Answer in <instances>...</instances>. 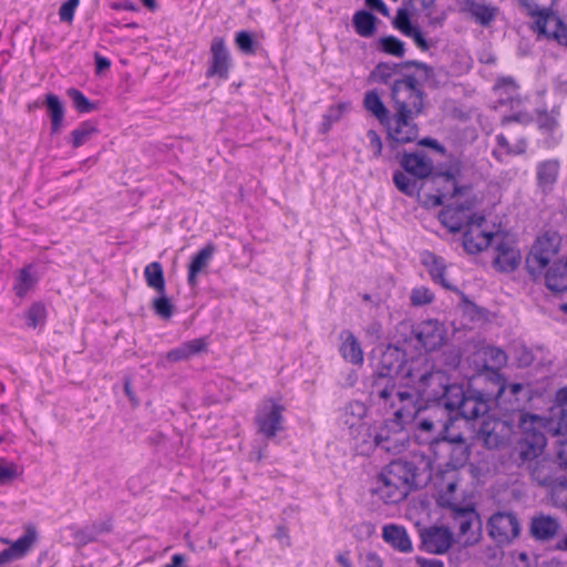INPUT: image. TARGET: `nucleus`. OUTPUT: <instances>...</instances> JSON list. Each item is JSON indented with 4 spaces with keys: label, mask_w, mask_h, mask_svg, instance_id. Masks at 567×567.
Masks as SVG:
<instances>
[{
    "label": "nucleus",
    "mask_w": 567,
    "mask_h": 567,
    "mask_svg": "<svg viewBox=\"0 0 567 567\" xmlns=\"http://www.w3.org/2000/svg\"><path fill=\"white\" fill-rule=\"evenodd\" d=\"M367 142L373 154L380 156L382 153V141L379 134L373 130L368 131Z\"/></svg>",
    "instance_id": "4d7b16f0"
},
{
    "label": "nucleus",
    "mask_w": 567,
    "mask_h": 567,
    "mask_svg": "<svg viewBox=\"0 0 567 567\" xmlns=\"http://www.w3.org/2000/svg\"><path fill=\"white\" fill-rule=\"evenodd\" d=\"M534 275L543 276L546 287L551 291H565L567 289V258Z\"/></svg>",
    "instance_id": "5701e85b"
},
{
    "label": "nucleus",
    "mask_w": 567,
    "mask_h": 567,
    "mask_svg": "<svg viewBox=\"0 0 567 567\" xmlns=\"http://www.w3.org/2000/svg\"><path fill=\"white\" fill-rule=\"evenodd\" d=\"M47 307L41 301H35L24 312L27 327L31 330L42 329L47 321Z\"/></svg>",
    "instance_id": "f704fd0d"
},
{
    "label": "nucleus",
    "mask_w": 567,
    "mask_h": 567,
    "mask_svg": "<svg viewBox=\"0 0 567 567\" xmlns=\"http://www.w3.org/2000/svg\"><path fill=\"white\" fill-rule=\"evenodd\" d=\"M395 25L400 29L404 34L408 33L409 30H412L414 27L410 24L409 16L404 10H400L395 18Z\"/></svg>",
    "instance_id": "680f3d73"
},
{
    "label": "nucleus",
    "mask_w": 567,
    "mask_h": 567,
    "mask_svg": "<svg viewBox=\"0 0 567 567\" xmlns=\"http://www.w3.org/2000/svg\"><path fill=\"white\" fill-rule=\"evenodd\" d=\"M38 539L39 530L33 524H27L23 527L22 535L14 542L2 539L1 542L9 544V547L0 553V567L27 556L35 546Z\"/></svg>",
    "instance_id": "ddd939ff"
},
{
    "label": "nucleus",
    "mask_w": 567,
    "mask_h": 567,
    "mask_svg": "<svg viewBox=\"0 0 567 567\" xmlns=\"http://www.w3.org/2000/svg\"><path fill=\"white\" fill-rule=\"evenodd\" d=\"M94 60H95L96 73L97 74L106 71L110 68V65H111V63H110V61L107 59L101 56L97 53L94 55Z\"/></svg>",
    "instance_id": "338daca9"
},
{
    "label": "nucleus",
    "mask_w": 567,
    "mask_h": 567,
    "mask_svg": "<svg viewBox=\"0 0 567 567\" xmlns=\"http://www.w3.org/2000/svg\"><path fill=\"white\" fill-rule=\"evenodd\" d=\"M43 105L50 120L51 135H56L64 124V106L60 97L53 93L43 96Z\"/></svg>",
    "instance_id": "b1692460"
},
{
    "label": "nucleus",
    "mask_w": 567,
    "mask_h": 567,
    "mask_svg": "<svg viewBox=\"0 0 567 567\" xmlns=\"http://www.w3.org/2000/svg\"><path fill=\"white\" fill-rule=\"evenodd\" d=\"M38 281L37 275L32 271L31 267L22 268L18 271L16 277V285L13 290L20 299L24 298L35 286Z\"/></svg>",
    "instance_id": "72a5a7b5"
},
{
    "label": "nucleus",
    "mask_w": 567,
    "mask_h": 567,
    "mask_svg": "<svg viewBox=\"0 0 567 567\" xmlns=\"http://www.w3.org/2000/svg\"><path fill=\"white\" fill-rule=\"evenodd\" d=\"M558 112L556 110H551L550 113L546 111H542L538 113V125L542 130L551 131L557 125Z\"/></svg>",
    "instance_id": "864d4df0"
},
{
    "label": "nucleus",
    "mask_w": 567,
    "mask_h": 567,
    "mask_svg": "<svg viewBox=\"0 0 567 567\" xmlns=\"http://www.w3.org/2000/svg\"><path fill=\"white\" fill-rule=\"evenodd\" d=\"M401 404L394 413V417L386 422L384 427L374 437L377 446L390 453H400L409 441L406 425L414 422L422 406L413 400V394L398 390L395 402Z\"/></svg>",
    "instance_id": "f257e3e1"
},
{
    "label": "nucleus",
    "mask_w": 567,
    "mask_h": 567,
    "mask_svg": "<svg viewBox=\"0 0 567 567\" xmlns=\"http://www.w3.org/2000/svg\"><path fill=\"white\" fill-rule=\"evenodd\" d=\"M391 100L395 111L394 115L414 117L423 110V93L412 78L393 83Z\"/></svg>",
    "instance_id": "0eeeda50"
},
{
    "label": "nucleus",
    "mask_w": 567,
    "mask_h": 567,
    "mask_svg": "<svg viewBox=\"0 0 567 567\" xmlns=\"http://www.w3.org/2000/svg\"><path fill=\"white\" fill-rule=\"evenodd\" d=\"M393 182L396 188L409 195L413 196L417 194L421 196V190L426 192L427 181H422L416 176H412L411 173H408L405 169L403 172H396L393 176ZM423 197H420L422 200Z\"/></svg>",
    "instance_id": "cd10ccee"
},
{
    "label": "nucleus",
    "mask_w": 567,
    "mask_h": 567,
    "mask_svg": "<svg viewBox=\"0 0 567 567\" xmlns=\"http://www.w3.org/2000/svg\"><path fill=\"white\" fill-rule=\"evenodd\" d=\"M415 340L427 351L440 348L446 341V329L436 320H427L420 324Z\"/></svg>",
    "instance_id": "aec40b11"
},
{
    "label": "nucleus",
    "mask_w": 567,
    "mask_h": 567,
    "mask_svg": "<svg viewBox=\"0 0 567 567\" xmlns=\"http://www.w3.org/2000/svg\"><path fill=\"white\" fill-rule=\"evenodd\" d=\"M474 213L470 206H465L461 199L451 202L447 207L441 212L440 220L451 233L463 231L468 219H472Z\"/></svg>",
    "instance_id": "6ab92c4d"
},
{
    "label": "nucleus",
    "mask_w": 567,
    "mask_h": 567,
    "mask_svg": "<svg viewBox=\"0 0 567 567\" xmlns=\"http://www.w3.org/2000/svg\"><path fill=\"white\" fill-rule=\"evenodd\" d=\"M406 35L413 38L415 43L423 50L427 49V44L425 40L423 39L422 34L416 28H413L412 30H409Z\"/></svg>",
    "instance_id": "69168bd1"
},
{
    "label": "nucleus",
    "mask_w": 567,
    "mask_h": 567,
    "mask_svg": "<svg viewBox=\"0 0 567 567\" xmlns=\"http://www.w3.org/2000/svg\"><path fill=\"white\" fill-rule=\"evenodd\" d=\"M560 238L557 234H546L533 245L526 259L527 268L532 274L542 272L545 268L565 260L558 254Z\"/></svg>",
    "instance_id": "6e6552de"
},
{
    "label": "nucleus",
    "mask_w": 567,
    "mask_h": 567,
    "mask_svg": "<svg viewBox=\"0 0 567 567\" xmlns=\"http://www.w3.org/2000/svg\"><path fill=\"white\" fill-rule=\"evenodd\" d=\"M23 474V468L7 458H0V485H11Z\"/></svg>",
    "instance_id": "a19ab883"
},
{
    "label": "nucleus",
    "mask_w": 567,
    "mask_h": 567,
    "mask_svg": "<svg viewBox=\"0 0 567 567\" xmlns=\"http://www.w3.org/2000/svg\"><path fill=\"white\" fill-rule=\"evenodd\" d=\"M519 426L526 434L525 441L528 449L522 450L520 455L525 460L538 456L546 445L544 433L548 432L554 436L567 435V411L560 412L558 423L535 414H522L519 417Z\"/></svg>",
    "instance_id": "f03ea898"
},
{
    "label": "nucleus",
    "mask_w": 567,
    "mask_h": 567,
    "mask_svg": "<svg viewBox=\"0 0 567 567\" xmlns=\"http://www.w3.org/2000/svg\"><path fill=\"white\" fill-rule=\"evenodd\" d=\"M520 524L513 513H496L488 520V534L498 544H509L518 536Z\"/></svg>",
    "instance_id": "4468645a"
},
{
    "label": "nucleus",
    "mask_w": 567,
    "mask_h": 567,
    "mask_svg": "<svg viewBox=\"0 0 567 567\" xmlns=\"http://www.w3.org/2000/svg\"><path fill=\"white\" fill-rule=\"evenodd\" d=\"M342 338V357L353 364H361L363 361V353L357 338L351 332L343 333Z\"/></svg>",
    "instance_id": "c9c22d12"
},
{
    "label": "nucleus",
    "mask_w": 567,
    "mask_h": 567,
    "mask_svg": "<svg viewBox=\"0 0 567 567\" xmlns=\"http://www.w3.org/2000/svg\"><path fill=\"white\" fill-rule=\"evenodd\" d=\"M398 65H391L388 63H380L371 72L370 78L373 81L385 82L396 72Z\"/></svg>",
    "instance_id": "3c124183"
},
{
    "label": "nucleus",
    "mask_w": 567,
    "mask_h": 567,
    "mask_svg": "<svg viewBox=\"0 0 567 567\" xmlns=\"http://www.w3.org/2000/svg\"><path fill=\"white\" fill-rule=\"evenodd\" d=\"M400 164L403 169L422 181H427L432 176V162L423 154L405 153L402 155Z\"/></svg>",
    "instance_id": "4be33fe9"
},
{
    "label": "nucleus",
    "mask_w": 567,
    "mask_h": 567,
    "mask_svg": "<svg viewBox=\"0 0 567 567\" xmlns=\"http://www.w3.org/2000/svg\"><path fill=\"white\" fill-rule=\"evenodd\" d=\"M522 389L523 385L520 383H512L508 385L502 384L497 392V398H502L506 393H509L511 395H516L518 392L522 391Z\"/></svg>",
    "instance_id": "0e129e2a"
},
{
    "label": "nucleus",
    "mask_w": 567,
    "mask_h": 567,
    "mask_svg": "<svg viewBox=\"0 0 567 567\" xmlns=\"http://www.w3.org/2000/svg\"><path fill=\"white\" fill-rule=\"evenodd\" d=\"M144 279L146 281L147 287L153 289L156 293L164 292V289H165L164 271H163V267L159 262L153 261L145 266Z\"/></svg>",
    "instance_id": "473e14b6"
},
{
    "label": "nucleus",
    "mask_w": 567,
    "mask_h": 567,
    "mask_svg": "<svg viewBox=\"0 0 567 567\" xmlns=\"http://www.w3.org/2000/svg\"><path fill=\"white\" fill-rule=\"evenodd\" d=\"M507 432L505 422L488 419L483 422L477 437L485 446L495 449L506 441Z\"/></svg>",
    "instance_id": "412c9836"
},
{
    "label": "nucleus",
    "mask_w": 567,
    "mask_h": 567,
    "mask_svg": "<svg viewBox=\"0 0 567 567\" xmlns=\"http://www.w3.org/2000/svg\"><path fill=\"white\" fill-rule=\"evenodd\" d=\"M559 528L558 522L545 515L535 516L530 523V532L537 539H549L553 538Z\"/></svg>",
    "instance_id": "c756f323"
},
{
    "label": "nucleus",
    "mask_w": 567,
    "mask_h": 567,
    "mask_svg": "<svg viewBox=\"0 0 567 567\" xmlns=\"http://www.w3.org/2000/svg\"><path fill=\"white\" fill-rule=\"evenodd\" d=\"M382 537L385 543L390 544L394 549L401 553H410L412 550L411 539L402 526L394 524L384 526Z\"/></svg>",
    "instance_id": "bb28decb"
},
{
    "label": "nucleus",
    "mask_w": 567,
    "mask_h": 567,
    "mask_svg": "<svg viewBox=\"0 0 567 567\" xmlns=\"http://www.w3.org/2000/svg\"><path fill=\"white\" fill-rule=\"evenodd\" d=\"M375 528L370 523H362L355 526V536L363 539L370 537L374 533Z\"/></svg>",
    "instance_id": "e2e57ef3"
},
{
    "label": "nucleus",
    "mask_w": 567,
    "mask_h": 567,
    "mask_svg": "<svg viewBox=\"0 0 567 567\" xmlns=\"http://www.w3.org/2000/svg\"><path fill=\"white\" fill-rule=\"evenodd\" d=\"M457 525V542L464 546H472L481 538V520L472 508H460L454 516Z\"/></svg>",
    "instance_id": "f3484780"
},
{
    "label": "nucleus",
    "mask_w": 567,
    "mask_h": 567,
    "mask_svg": "<svg viewBox=\"0 0 567 567\" xmlns=\"http://www.w3.org/2000/svg\"><path fill=\"white\" fill-rule=\"evenodd\" d=\"M422 537L425 548L435 554L446 551L452 544V535L444 527H432Z\"/></svg>",
    "instance_id": "393cba45"
},
{
    "label": "nucleus",
    "mask_w": 567,
    "mask_h": 567,
    "mask_svg": "<svg viewBox=\"0 0 567 567\" xmlns=\"http://www.w3.org/2000/svg\"><path fill=\"white\" fill-rule=\"evenodd\" d=\"M529 14L534 18L533 29L547 39H553L561 45H567V25L548 11L553 0H524Z\"/></svg>",
    "instance_id": "20e7f679"
},
{
    "label": "nucleus",
    "mask_w": 567,
    "mask_h": 567,
    "mask_svg": "<svg viewBox=\"0 0 567 567\" xmlns=\"http://www.w3.org/2000/svg\"><path fill=\"white\" fill-rule=\"evenodd\" d=\"M489 410L488 401L480 393L468 392L462 404L460 413L465 419H476L485 415Z\"/></svg>",
    "instance_id": "c85d7f7f"
},
{
    "label": "nucleus",
    "mask_w": 567,
    "mask_h": 567,
    "mask_svg": "<svg viewBox=\"0 0 567 567\" xmlns=\"http://www.w3.org/2000/svg\"><path fill=\"white\" fill-rule=\"evenodd\" d=\"M99 128L92 121H84L70 133V143L78 150L87 144L96 134Z\"/></svg>",
    "instance_id": "7c9ffc66"
},
{
    "label": "nucleus",
    "mask_w": 567,
    "mask_h": 567,
    "mask_svg": "<svg viewBox=\"0 0 567 567\" xmlns=\"http://www.w3.org/2000/svg\"><path fill=\"white\" fill-rule=\"evenodd\" d=\"M503 559V550L498 547H488L485 550V560L493 566L501 564Z\"/></svg>",
    "instance_id": "bf43d9fd"
},
{
    "label": "nucleus",
    "mask_w": 567,
    "mask_h": 567,
    "mask_svg": "<svg viewBox=\"0 0 567 567\" xmlns=\"http://www.w3.org/2000/svg\"><path fill=\"white\" fill-rule=\"evenodd\" d=\"M465 194L466 188L458 185L455 173H436L427 179L422 203L425 206L435 207L446 202L461 199Z\"/></svg>",
    "instance_id": "423d86ee"
},
{
    "label": "nucleus",
    "mask_w": 567,
    "mask_h": 567,
    "mask_svg": "<svg viewBox=\"0 0 567 567\" xmlns=\"http://www.w3.org/2000/svg\"><path fill=\"white\" fill-rule=\"evenodd\" d=\"M434 295L425 287H419L412 290L410 299L413 306H424L433 301Z\"/></svg>",
    "instance_id": "8fccbe9b"
},
{
    "label": "nucleus",
    "mask_w": 567,
    "mask_h": 567,
    "mask_svg": "<svg viewBox=\"0 0 567 567\" xmlns=\"http://www.w3.org/2000/svg\"><path fill=\"white\" fill-rule=\"evenodd\" d=\"M188 358L206 353L208 350V342L206 338L193 339L184 343Z\"/></svg>",
    "instance_id": "603ef678"
},
{
    "label": "nucleus",
    "mask_w": 567,
    "mask_h": 567,
    "mask_svg": "<svg viewBox=\"0 0 567 567\" xmlns=\"http://www.w3.org/2000/svg\"><path fill=\"white\" fill-rule=\"evenodd\" d=\"M406 350H400L398 347H388L380 360L381 371L379 378L373 383V393L384 401L391 400V404L395 405L398 388L393 378L399 379L398 368L403 364L401 359Z\"/></svg>",
    "instance_id": "39448f33"
},
{
    "label": "nucleus",
    "mask_w": 567,
    "mask_h": 567,
    "mask_svg": "<svg viewBox=\"0 0 567 567\" xmlns=\"http://www.w3.org/2000/svg\"><path fill=\"white\" fill-rule=\"evenodd\" d=\"M362 567H383V559L375 551H365L360 555Z\"/></svg>",
    "instance_id": "6e6d98bb"
},
{
    "label": "nucleus",
    "mask_w": 567,
    "mask_h": 567,
    "mask_svg": "<svg viewBox=\"0 0 567 567\" xmlns=\"http://www.w3.org/2000/svg\"><path fill=\"white\" fill-rule=\"evenodd\" d=\"M467 10L482 24H488L495 17V9L483 3L471 1L467 3Z\"/></svg>",
    "instance_id": "c03bdc74"
},
{
    "label": "nucleus",
    "mask_w": 567,
    "mask_h": 567,
    "mask_svg": "<svg viewBox=\"0 0 567 567\" xmlns=\"http://www.w3.org/2000/svg\"><path fill=\"white\" fill-rule=\"evenodd\" d=\"M151 308L157 317L165 321L169 320L175 313V305L172 298L166 295L165 289L164 292L156 293V297L151 301Z\"/></svg>",
    "instance_id": "4c0bfd02"
},
{
    "label": "nucleus",
    "mask_w": 567,
    "mask_h": 567,
    "mask_svg": "<svg viewBox=\"0 0 567 567\" xmlns=\"http://www.w3.org/2000/svg\"><path fill=\"white\" fill-rule=\"evenodd\" d=\"M558 164L556 162H545L538 168V182L543 187L550 186L557 177Z\"/></svg>",
    "instance_id": "a18cd8bd"
},
{
    "label": "nucleus",
    "mask_w": 567,
    "mask_h": 567,
    "mask_svg": "<svg viewBox=\"0 0 567 567\" xmlns=\"http://www.w3.org/2000/svg\"><path fill=\"white\" fill-rule=\"evenodd\" d=\"M381 474L388 477V484L394 485V497H406L414 484V468L406 462H393Z\"/></svg>",
    "instance_id": "dca6fc26"
},
{
    "label": "nucleus",
    "mask_w": 567,
    "mask_h": 567,
    "mask_svg": "<svg viewBox=\"0 0 567 567\" xmlns=\"http://www.w3.org/2000/svg\"><path fill=\"white\" fill-rule=\"evenodd\" d=\"M286 404L281 399H268L262 402L256 414L257 432L266 439H274L284 430Z\"/></svg>",
    "instance_id": "9b49d317"
},
{
    "label": "nucleus",
    "mask_w": 567,
    "mask_h": 567,
    "mask_svg": "<svg viewBox=\"0 0 567 567\" xmlns=\"http://www.w3.org/2000/svg\"><path fill=\"white\" fill-rule=\"evenodd\" d=\"M353 27L361 37H372L375 33L377 18L368 11L361 10L353 16Z\"/></svg>",
    "instance_id": "e433bc0d"
},
{
    "label": "nucleus",
    "mask_w": 567,
    "mask_h": 567,
    "mask_svg": "<svg viewBox=\"0 0 567 567\" xmlns=\"http://www.w3.org/2000/svg\"><path fill=\"white\" fill-rule=\"evenodd\" d=\"M467 352L468 364L478 373L491 371L495 374L507 361L503 350L485 344L481 340H472L467 344Z\"/></svg>",
    "instance_id": "1a4fd4ad"
},
{
    "label": "nucleus",
    "mask_w": 567,
    "mask_h": 567,
    "mask_svg": "<svg viewBox=\"0 0 567 567\" xmlns=\"http://www.w3.org/2000/svg\"><path fill=\"white\" fill-rule=\"evenodd\" d=\"M491 247L493 248L492 265L497 271L511 272L520 265L522 254L511 235L496 230Z\"/></svg>",
    "instance_id": "9d476101"
},
{
    "label": "nucleus",
    "mask_w": 567,
    "mask_h": 567,
    "mask_svg": "<svg viewBox=\"0 0 567 567\" xmlns=\"http://www.w3.org/2000/svg\"><path fill=\"white\" fill-rule=\"evenodd\" d=\"M68 95L80 113H89L96 110V104L90 102L79 90L70 89L68 90Z\"/></svg>",
    "instance_id": "49530a36"
},
{
    "label": "nucleus",
    "mask_w": 567,
    "mask_h": 567,
    "mask_svg": "<svg viewBox=\"0 0 567 567\" xmlns=\"http://www.w3.org/2000/svg\"><path fill=\"white\" fill-rule=\"evenodd\" d=\"M364 107L381 123L388 120L389 111L375 91H369L364 96Z\"/></svg>",
    "instance_id": "ea45409f"
},
{
    "label": "nucleus",
    "mask_w": 567,
    "mask_h": 567,
    "mask_svg": "<svg viewBox=\"0 0 567 567\" xmlns=\"http://www.w3.org/2000/svg\"><path fill=\"white\" fill-rule=\"evenodd\" d=\"M165 358L169 363L189 360L184 343L181 347L168 351L165 354Z\"/></svg>",
    "instance_id": "13d9d810"
},
{
    "label": "nucleus",
    "mask_w": 567,
    "mask_h": 567,
    "mask_svg": "<svg viewBox=\"0 0 567 567\" xmlns=\"http://www.w3.org/2000/svg\"><path fill=\"white\" fill-rule=\"evenodd\" d=\"M412 120L411 116L394 115L393 120L388 123V137L392 147L411 143L417 138L419 130Z\"/></svg>",
    "instance_id": "a211bd4d"
},
{
    "label": "nucleus",
    "mask_w": 567,
    "mask_h": 567,
    "mask_svg": "<svg viewBox=\"0 0 567 567\" xmlns=\"http://www.w3.org/2000/svg\"><path fill=\"white\" fill-rule=\"evenodd\" d=\"M393 488L394 485L388 484V477L383 474H380L377 486L373 488V493L377 494L381 499H383L385 503H398L405 497H394L393 495Z\"/></svg>",
    "instance_id": "37998d69"
},
{
    "label": "nucleus",
    "mask_w": 567,
    "mask_h": 567,
    "mask_svg": "<svg viewBox=\"0 0 567 567\" xmlns=\"http://www.w3.org/2000/svg\"><path fill=\"white\" fill-rule=\"evenodd\" d=\"M495 234L483 216L474 214L463 230V246L468 254L480 252L492 246Z\"/></svg>",
    "instance_id": "f8f14e48"
},
{
    "label": "nucleus",
    "mask_w": 567,
    "mask_h": 567,
    "mask_svg": "<svg viewBox=\"0 0 567 567\" xmlns=\"http://www.w3.org/2000/svg\"><path fill=\"white\" fill-rule=\"evenodd\" d=\"M349 106L350 104L348 102H338L337 104L331 105L327 113L322 116L320 132L322 134L328 133L332 125L343 117Z\"/></svg>",
    "instance_id": "58836bf2"
},
{
    "label": "nucleus",
    "mask_w": 567,
    "mask_h": 567,
    "mask_svg": "<svg viewBox=\"0 0 567 567\" xmlns=\"http://www.w3.org/2000/svg\"><path fill=\"white\" fill-rule=\"evenodd\" d=\"M444 405L449 410H461L463 402L467 398L463 389L458 385L443 386Z\"/></svg>",
    "instance_id": "79ce46f5"
},
{
    "label": "nucleus",
    "mask_w": 567,
    "mask_h": 567,
    "mask_svg": "<svg viewBox=\"0 0 567 567\" xmlns=\"http://www.w3.org/2000/svg\"><path fill=\"white\" fill-rule=\"evenodd\" d=\"M421 264L429 270L433 280L441 282L445 288H450L443 278L445 265L441 257L431 251H423L421 254Z\"/></svg>",
    "instance_id": "2f4dec72"
},
{
    "label": "nucleus",
    "mask_w": 567,
    "mask_h": 567,
    "mask_svg": "<svg viewBox=\"0 0 567 567\" xmlns=\"http://www.w3.org/2000/svg\"><path fill=\"white\" fill-rule=\"evenodd\" d=\"M231 59L224 38L215 37L209 45V65L207 78L226 80L229 75Z\"/></svg>",
    "instance_id": "2eb2a0df"
},
{
    "label": "nucleus",
    "mask_w": 567,
    "mask_h": 567,
    "mask_svg": "<svg viewBox=\"0 0 567 567\" xmlns=\"http://www.w3.org/2000/svg\"><path fill=\"white\" fill-rule=\"evenodd\" d=\"M80 0H68L64 2L60 10H59V17L62 21L71 23L73 20V14L75 9L79 6Z\"/></svg>",
    "instance_id": "5fc2aeb1"
},
{
    "label": "nucleus",
    "mask_w": 567,
    "mask_h": 567,
    "mask_svg": "<svg viewBox=\"0 0 567 567\" xmlns=\"http://www.w3.org/2000/svg\"><path fill=\"white\" fill-rule=\"evenodd\" d=\"M214 254L215 246L208 244L194 255L188 265L187 281L189 286L195 287L197 285L198 275L207 269Z\"/></svg>",
    "instance_id": "a878e982"
},
{
    "label": "nucleus",
    "mask_w": 567,
    "mask_h": 567,
    "mask_svg": "<svg viewBox=\"0 0 567 567\" xmlns=\"http://www.w3.org/2000/svg\"><path fill=\"white\" fill-rule=\"evenodd\" d=\"M462 310L472 321H484L486 320L485 311L470 301L467 298L462 296L461 302Z\"/></svg>",
    "instance_id": "de8ad7c7"
},
{
    "label": "nucleus",
    "mask_w": 567,
    "mask_h": 567,
    "mask_svg": "<svg viewBox=\"0 0 567 567\" xmlns=\"http://www.w3.org/2000/svg\"><path fill=\"white\" fill-rule=\"evenodd\" d=\"M398 377L401 382H405L399 388L412 393L415 402V396L426 393L434 381L437 380L439 385H442V375L439 372L433 373V365L424 354L404 361L398 368Z\"/></svg>",
    "instance_id": "7ed1b4c3"
},
{
    "label": "nucleus",
    "mask_w": 567,
    "mask_h": 567,
    "mask_svg": "<svg viewBox=\"0 0 567 567\" xmlns=\"http://www.w3.org/2000/svg\"><path fill=\"white\" fill-rule=\"evenodd\" d=\"M380 45L386 53L392 55L403 56L404 54L403 43L393 37L380 39Z\"/></svg>",
    "instance_id": "09e8293b"
},
{
    "label": "nucleus",
    "mask_w": 567,
    "mask_h": 567,
    "mask_svg": "<svg viewBox=\"0 0 567 567\" xmlns=\"http://www.w3.org/2000/svg\"><path fill=\"white\" fill-rule=\"evenodd\" d=\"M416 563L420 567H444L443 563L437 559L417 558Z\"/></svg>",
    "instance_id": "774afa93"
},
{
    "label": "nucleus",
    "mask_w": 567,
    "mask_h": 567,
    "mask_svg": "<svg viewBox=\"0 0 567 567\" xmlns=\"http://www.w3.org/2000/svg\"><path fill=\"white\" fill-rule=\"evenodd\" d=\"M235 42L236 44L238 45V48L244 51V52H251L252 49V40H251V37L249 33L247 32H239L237 35H236V39H235Z\"/></svg>",
    "instance_id": "052dcab7"
}]
</instances>
